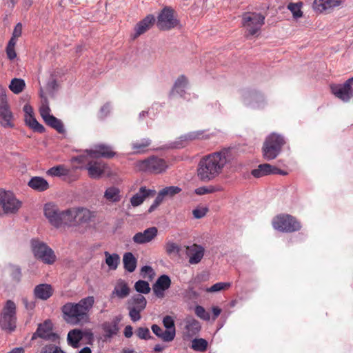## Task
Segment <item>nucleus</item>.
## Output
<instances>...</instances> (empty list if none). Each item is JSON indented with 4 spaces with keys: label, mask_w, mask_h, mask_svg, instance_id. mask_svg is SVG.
<instances>
[{
    "label": "nucleus",
    "mask_w": 353,
    "mask_h": 353,
    "mask_svg": "<svg viewBox=\"0 0 353 353\" xmlns=\"http://www.w3.org/2000/svg\"><path fill=\"white\" fill-rule=\"evenodd\" d=\"M230 287V283L219 282V283L214 284L210 288H208L206 290V291L208 292H215L221 291L225 288H228Z\"/></svg>",
    "instance_id": "09e8293b"
},
{
    "label": "nucleus",
    "mask_w": 353,
    "mask_h": 353,
    "mask_svg": "<svg viewBox=\"0 0 353 353\" xmlns=\"http://www.w3.org/2000/svg\"><path fill=\"white\" fill-rule=\"evenodd\" d=\"M52 322L48 319L46 320L43 323H40L36 331H52Z\"/></svg>",
    "instance_id": "4d7b16f0"
},
{
    "label": "nucleus",
    "mask_w": 353,
    "mask_h": 353,
    "mask_svg": "<svg viewBox=\"0 0 353 353\" xmlns=\"http://www.w3.org/2000/svg\"><path fill=\"white\" fill-rule=\"evenodd\" d=\"M137 336L141 339L148 340L152 339L150 332H137Z\"/></svg>",
    "instance_id": "69168bd1"
},
{
    "label": "nucleus",
    "mask_w": 353,
    "mask_h": 353,
    "mask_svg": "<svg viewBox=\"0 0 353 353\" xmlns=\"http://www.w3.org/2000/svg\"><path fill=\"white\" fill-rule=\"evenodd\" d=\"M154 194L155 190L147 189L146 187H141L139 192L130 199V203L133 207L139 206L147 197Z\"/></svg>",
    "instance_id": "4be33fe9"
},
{
    "label": "nucleus",
    "mask_w": 353,
    "mask_h": 353,
    "mask_svg": "<svg viewBox=\"0 0 353 353\" xmlns=\"http://www.w3.org/2000/svg\"><path fill=\"white\" fill-rule=\"evenodd\" d=\"M94 299L88 296L78 303H67L61 308L64 320L72 325H83L90 321V311L93 307Z\"/></svg>",
    "instance_id": "f03ea898"
},
{
    "label": "nucleus",
    "mask_w": 353,
    "mask_h": 353,
    "mask_svg": "<svg viewBox=\"0 0 353 353\" xmlns=\"http://www.w3.org/2000/svg\"><path fill=\"white\" fill-rule=\"evenodd\" d=\"M124 269L128 272H133L137 268V259L132 252H125L123 256Z\"/></svg>",
    "instance_id": "7c9ffc66"
},
{
    "label": "nucleus",
    "mask_w": 353,
    "mask_h": 353,
    "mask_svg": "<svg viewBox=\"0 0 353 353\" xmlns=\"http://www.w3.org/2000/svg\"><path fill=\"white\" fill-rule=\"evenodd\" d=\"M163 323L166 329L175 331L174 321L172 316H165L163 319Z\"/></svg>",
    "instance_id": "6e6d98bb"
},
{
    "label": "nucleus",
    "mask_w": 353,
    "mask_h": 353,
    "mask_svg": "<svg viewBox=\"0 0 353 353\" xmlns=\"http://www.w3.org/2000/svg\"><path fill=\"white\" fill-rule=\"evenodd\" d=\"M0 123L4 128H13V114L10 108L0 110Z\"/></svg>",
    "instance_id": "2f4dec72"
},
{
    "label": "nucleus",
    "mask_w": 353,
    "mask_h": 353,
    "mask_svg": "<svg viewBox=\"0 0 353 353\" xmlns=\"http://www.w3.org/2000/svg\"><path fill=\"white\" fill-rule=\"evenodd\" d=\"M25 87L26 83L24 80L18 78H14L12 79L9 85L10 90L17 94L21 93L24 90Z\"/></svg>",
    "instance_id": "4c0bfd02"
},
{
    "label": "nucleus",
    "mask_w": 353,
    "mask_h": 353,
    "mask_svg": "<svg viewBox=\"0 0 353 353\" xmlns=\"http://www.w3.org/2000/svg\"><path fill=\"white\" fill-rule=\"evenodd\" d=\"M39 95L42 99V105L40 107L39 112L44 121H46L48 119H49L52 115L50 114V109L49 108L48 101L47 97L45 96L43 90L41 88L39 90Z\"/></svg>",
    "instance_id": "473e14b6"
},
{
    "label": "nucleus",
    "mask_w": 353,
    "mask_h": 353,
    "mask_svg": "<svg viewBox=\"0 0 353 353\" xmlns=\"http://www.w3.org/2000/svg\"><path fill=\"white\" fill-rule=\"evenodd\" d=\"M53 288L47 283L39 284L35 286L34 294L36 298L41 300H47L53 294Z\"/></svg>",
    "instance_id": "b1692460"
},
{
    "label": "nucleus",
    "mask_w": 353,
    "mask_h": 353,
    "mask_svg": "<svg viewBox=\"0 0 353 353\" xmlns=\"http://www.w3.org/2000/svg\"><path fill=\"white\" fill-rule=\"evenodd\" d=\"M272 225L274 230L282 232L292 233L301 229V223L289 214H279L275 216Z\"/></svg>",
    "instance_id": "20e7f679"
},
{
    "label": "nucleus",
    "mask_w": 353,
    "mask_h": 353,
    "mask_svg": "<svg viewBox=\"0 0 353 353\" xmlns=\"http://www.w3.org/2000/svg\"><path fill=\"white\" fill-rule=\"evenodd\" d=\"M105 263L111 270H115L119 264L120 257L118 254H110L108 251L104 252Z\"/></svg>",
    "instance_id": "c9c22d12"
},
{
    "label": "nucleus",
    "mask_w": 353,
    "mask_h": 353,
    "mask_svg": "<svg viewBox=\"0 0 353 353\" xmlns=\"http://www.w3.org/2000/svg\"><path fill=\"white\" fill-rule=\"evenodd\" d=\"M0 205L5 213L13 214L19 210L21 203L12 192L0 190Z\"/></svg>",
    "instance_id": "f8f14e48"
},
{
    "label": "nucleus",
    "mask_w": 353,
    "mask_h": 353,
    "mask_svg": "<svg viewBox=\"0 0 353 353\" xmlns=\"http://www.w3.org/2000/svg\"><path fill=\"white\" fill-rule=\"evenodd\" d=\"M22 29H23L22 23L20 22L17 23L13 30L12 36H13L14 37H16L17 39L19 38L22 34Z\"/></svg>",
    "instance_id": "680f3d73"
},
{
    "label": "nucleus",
    "mask_w": 353,
    "mask_h": 353,
    "mask_svg": "<svg viewBox=\"0 0 353 353\" xmlns=\"http://www.w3.org/2000/svg\"><path fill=\"white\" fill-rule=\"evenodd\" d=\"M353 77L347 79L343 84H333L330 86L332 93L344 102H347L353 97V88L351 84Z\"/></svg>",
    "instance_id": "ddd939ff"
},
{
    "label": "nucleus",
    "mask_w": 353,
    "mask_h": 353,
    "mask_svg": "<svg viewBox=\"0 0 353 353\" xmlns=\"http://www.w3.org/2000/svg\"><path fill=\"white\" fill-rule=\"evenodd\" d=\"M344 0H314L312 4L314 10L317 13L339 6Z\"/></svg>",
    "instance_id": "a211bd4d"
},
{
    "label": "nucleus",
    "mask_w": 353,
    "mask_h": 353,
    "mask_svg": "<svg viewBox=\"0 0 353 353\" xmlns=\"http://www.w3.org/2000/svg\"><path fill=\"white\" fill-rule=\"evenodd\" d=\"M147 301L145 298L140 294H134L130 299L128 300L127 308L137 309L139 310H143L146 307Z\"/></svg>",
    "instance_id": "a878e982"
},
{
    "label": "nucleus",
    "mask_w": 353,
    "mask_h": 353,
    "mask_svg": "<svg viewBox=\"0 0 353 353\" xmlns=\"http://www.w3.org/2000/svg\"><path fill=\"white\" fill-rule=\"evenodd\" d=\"M179 24V21L174 16V11L170 7H165L157 17V26L160 30H168Z\"/></svg>",
    "instance_id": "9b49d317"
},
{
    "label": "nucleus",
    "mask_w": 353,
    "mask_h": 353,
    "mask_svg": "<svg viewBox=\"0 0 353 353\" xmlns=\"http://www.w3.org/2000/svg\"><path fill=\"white\" fill-rule=\"evenodd\" d=\"M46 173L52 176H63L68 175L70 170L65 165H59L50 168Z\"/></svg>",
    "instance_id": "e433bc0d"
},
{
    "label": "nucleus",
    "mask_w": 353,
    "mask_h": 353,
    "mask_svg": "<svg viewBox=\"0 0 353 353\" xmlns=\"http://www.w3.org/2000/svg\"><path fill=\"white\" fill-rule=\"evenodd\" d=\"M181 191V189L178 186H168L161 190L165 198H172Z\"/></svg>",
    "instance_id": "49530a36"
},
{
    "label": "nucleus",
    "mask_w": 353,
    "mask_h": 353,
    "mask_svg": "<svg viewBox=\"0 0 353 353\" xmlns=\"http://www.w3.org/2000/svg\"><path fill=\"white\" fill-rule=\"evenodd\" d=\"M38 338L46 341L52 343V344H60V336L57 332H34L31 337V341Z\"/></svg>",
    "instance_id": "c85d7f7f"
},
{
    "label": "nucleus",
    "mask_w": 353,
    "mask_h": 353,
    "mask_svg": "<svg viewBox=\"0 0 353 353\" xmlns=\"http://www.w3.org/2000/svg\"><path fill=\"white\" fill-rule=\"evenodd\" d=\"M228 154L227 150H222L203 157L199 163V178L203 181H210L221 174L228 162Z\"/></svg>",
    "instance_id": "f257e3e1"
},
{
    "label": "nucleus",
    "mask_w": 353,
    "mask_h": 353,
    "mask_svg": "<svg viewBox=\"0 0 353 353\" xmlns=\"http://www.w3.org/2000/svg\"><path fill=\"white\" fill-rule=\"evenodd\" d=\"M0 326L2 330L14 331L16 328V305L9 300L3 307L0 318Z\"/></svg>",
    "instance_id": "1a4fd4ad"
},
{
    "label": "nucleus",
    "mask_w": 353,
    "mask_h": 353,
    "mask_svg": "<svg viewBox=\"0 0 353 353\" xmlns=\"http://www.w3.org/2000/svg\"><path fill=\"white\" fill-rule=\"evenodd\" d=\"M90 154L95 159H99L100 157L111 158L114 155V152L112 151L111 148L104 145H97L94 150H91Z\"/></svg>",
    "instance_id": "c756f323"
},
{
    "label": "nucleus",
    "mask_w": 353,
    "mask_h": 353,
    "mask_svg": "<svg viewBox=\"0 0 353 353\" xmlns=\"http://www.w3.org/2000/svg\"><path fill=\"white\" fill-rule=\"evenodd\" d=\"M45 122L47 125L55 129L58 132L63 133L64 132L63 123L53 115Z\"/></svg>",
    "instance_id": "79ce46f5"
},
{
    "label": "nucleus",
    "mask_w": 353,
    "mask_h": 353,
    "mask_svg": "<svg viewBox=\"0 0 353 353\" xmlns=\"http://www.w3.org/2000/svg\"><path fill=\"white\" fill-rule=\"evenodd\" d=\"M208 346V342L202 338L194 339L192 341L191 348L196 352H205Z\"/></svg>",
    "instance_id": "ea45409f"
},
{
    "label": "nucleus",
    "mask_w": 353,
    "mask_h": 353,
    "mask_svg": "<svg viewBox=\"0 0 353 353\" xmlns=\"http://www.w3.org/2000/svg\"><path fill=\"white\" fill-rule=\"evenodd\" d=\"M134 289L137 292L142 294H148L150 292L148 282L143 280H139L135 283Z\"/></svg>",
    "instance_id": "a18cd8bd"
},
{
    "label": "nucleus",
    "mask_w": 353,
    "mask_h": 353,
    "mask_svg": "<svg viewBox=\"0 0 353 353\" xmlns=\"http://www.w3.org/2000/svg\"><path fill=\"white\" fill-rule=\"evenodd\" d=\"M31 246L34 256L37 259L48 265L53 264L55 262L57 256L54 251L46 243L38 239H32Z\"/></svg>",
    "instance_id": "6e6552de"
},
{
    "label": "nucleus",
    "mask_w": 353,
    "mask_h": 353,
    "mask_svg": "<svg viewBox=\"0 0 353 353\" xmlns=\"http://www.w3.org/2000/svg\"><path fill=\"white\" fill-rule=\"evenodd\" d=\"M121 190L115 186H110L105 189L103 194L104 199L108 203H117L121 199Z\"/></svg>",
    "instance_id": "bb28decb"
},
{
    "label": "nucleus",
    "mask_w": 353,
    "mask_h": 353,
    "mask_svg": "<svg viewBox=\"0 0 353 353\" xmlns=\"http://www.w3.org/2000/svg\"><path fill=\"white\" fill-rule=\"evenodd\" d=\"M302 5L301 2L290 3L288 5V8L291 11L294 18L298 19L303 16V12L301 11Z\"/></svg>",
    "instance_id": "c03bdc74"
},
{
    "label": "nucleus",
    "mask_w": 353,
    "mask_h": 353,
    "mask_svg": "<svg viewBox=\"0 0 353 353\" xmlns=\"http://www.w3.org/2000/svg\"><path fill=\"white\" fill-rule=\"evenodd\" d=\"M185 328L187 331H199L200 323L192 317H187L185 319Z\"/></svg>",
    "instance_id": "37998d69"
},
{
    "label": "nucleus",
    "mask_w": 353,
    "mask_h": 353,
    "mask_svg": "<svg viewBox=\"0 0 353 353\" xmlns=\"http://www.w3.org/2000/svg\"><path fill=\"white\" fill-rule=\"evenodd\" d=\"M25 122L30 128L36 132H43L44 131V127L37 121L33 115H27L25 117Z\"/></svg>",
    "instance_id": "a19ab883"
},
{
    "label": "nucleus",
    "mask_w": 353,
    "mask_h": 353,
    "mask_svg": "<svg viewBox=\"0 0 353 353\" xmlns=\"http://www.w3.org/2000/svg\"><path fill=\"white\" fill-rule=\"evenodd\" d=\"M274 166L268 163L260 164L257 168L252 171V174L256 178H260L265 175L272 174Z\"/></svg>",
    "instance_id": "72a5a7b5"
},
{
    "label": "nucleus",
    "mask_w": 353,
    "mask_h": 353,
    "mask_svg": "<svg viewBox=\"0 0 353 353\" xmlns=\"http://www.w3.org/2000/svg\"><path fill=\"white\" fill-rule=\"evenodd\" d=\"M165 251L168 254H178L180 251L179 246L172 241H168L165 245Z\"/></svg>",
    "instance_id": "3c124183"
},
{
    "label": "nucleus",
    "mask_w": 353,
    "mask_h": 353,
    "mask_svg": "<svg viewBox=\"0 0 353 353\" xmlns=\"http://www.w3.org/2000/svg\"><path fill=\"white\" fill-rule=\"evenodd\" d=\"M154 21V17L152 14L146 16L143 20L139 21L134 28L133 39L137 38L148 31L153 26Z\"/></svg>",
    "instance_id": "6ab92c4d"
},
{
    "label": "nucleus",
    "mask_w": 353,
    "mask_h": 353,
    "mask_svg": "<svg viewBox=\"0 0 353 353\" xmlns=\"http://www.w3.org/2000/svg\"><path fill=\"white\" fill-rule=\"evenodd\" d=\"M223 190V188L221 185H208L202 186L195 190V193L198 195H203L206 194H212Z\"/></svg>",
    "instance_id": "58836bf2"
},
{
    "label": "nucleus",
    "mask_w": 353,
    "mask_h": 353,
    "mask_svg": "<svg viewBox=\"0 0 353 353\" xmlns=\"http://www.w3.org/2000/svg\"><path fill=\"white\" fill-rule=\"evenodd\" d=\"M6 52L10 60H13L17 57L15 47L6 46Z\"/></svg>",
    "instance_id": "052dcab7"
},
{
    "label": "nucleus",
    "mask_w": 353,
    "mask_h": 353,
    "mask_svg": "<svg viewBox=\"0 0 353 353\" xmlns=\"http://www.w3.org/2000/svg\"><path fill=\"white\" fill-rule=\"evenodd\" d=\"M91 150H86L85 154H81L77 157H74L72 159V161L73 162H77L78 163H86L88 165V161H91L93 159H95L93 157V156L90 155Z\"/></svg>",
    "instance_id": "de8ad7c7"
},
{
    "label": "nucleus",
    "mask_w": 353,
    "mask_h": 353,
    "mask_svg": "<svg viewBox=\"0 0 353 353\" xmlns=\"http://www.w3.org/2000/svg\"><path fill=\"white\" fill-rule=\"evenodd\" d=\"M158 235L157 228L153 226L145 229L143 232L136 233L132 241L136 244H146L154 240Z\"/></svg>",
    "instance_id": "2eb2a0df"
},
{
    "label": "nucleus",
    "mask_w": 353,
    "mask_h": 353,
    "mask_svg": "<svg viewBox=\"0 0 353 353\" xmlns=\"http://www.w3.org/2000/svg\"><path fill=\"white\" fill-rule=\"evenodd\" d=\"M185 254L190 264H198L203 257L204 248L201 245L193 244L186 247Z\"/></svg>",
    "instance_id": "f3484780"
},
{
    "label": "nucleus",
    "mask_w": 353,
    "mask_h": 353,
    "mask_svg": "<svg viewBox=\"0 0 353 353\" xmlns=\"http://www.w3.org/2000/svg\"><path fill=\"white\" fill-rule=\"evenodd\" d=\"M108 168L107 164L99 159H92L85 166L88 176L94 179L101 178L106 173Z\"/></svg>",
    "instance_id": "4468645a"
},
{
    "label": "nucleus",
    "mask_w": 353,
    "mask_h": 353,
    "mask_svg": "<svg viewBox=\"0 0 353 353\" xmlns=\"http://www.w3.org/2000/svg\"><path fill=\"white\" fill-rule=\"evenodd\" d=\"M9 268L12 279L17 281H19L21 275L20 268L18 266L12 265H10Z\"/></svg>",
    "instance_id": "5fc2aeb1"
},
{
    "label": "nucleus",
    "mask_w": 353,
    "mask_h": 353,
    "mask_svg": "<svg viewBox=\"0 0 353 353\" xmlns=\"http://www.w3.org/2000/svg\"><path fill=\"white\" fill-rule=\"evenodd\" d=\"M65 217L67 219V225H78L90 222L95 214L90 210L79 207L65 210Z\"/></svg>",
    "instance_id": "423d86ee"
},
{
    "label": "nucleus",
    "mask_w": 353,
    "mask_h": 353,
    "mask_svg": "<svg viewBox=\"0 0 353 353\" xmlns=\"http://www.w3.org/2000/svg\"><path fill=\"white\" fill-rule=\"evenodd\" d=\"M212 312L213 314L212 319L214 320L219 316L221 312V310L219 307H213L212 308Z\"/></svg>",
    "instance_id": "338daca9"
},
{
    "label": "nucleus",
    "mask_w": 353,
    "mask_h": 353,
    "mask_svg": "<svg viewBox=\"0 0 353 353\" xmlns=\"http://www.w3.org/2000/svg\"><path fill=\"white\" fill-rule=\"evenodd\" d=\"M84 337L90 341L92 340V332H68L67 341L70 345L76 348L81 345V341Z\"/></svg>",
    "instance_id": "aec40b11"
},
{
    "label": "nucleus",
    "mask_w": 353,
    "mask_h": 353,
    "mask_svg": "<svg viewBox=\"0 0 353 353\" xmlns=\"http://www.w3.org/2000/svg\"><path fill=\"white\" fill-rule=\"evenodd\" d=\"M57 87V84L55 80H52L50 82H49L47 85V89L49 90L50 94H52V91L55 90Z\"/></svg>",
    "instance_id": "e2e57ef3"
},
{
    "label": "nucleus",
    "mask_w": 353,
    "mask_h": 353,
    "mask_svg": "<svg viewBox=\"0 0 353 353\" xmlns=\"http://www.w3.org/2000/svg\"><path fill=\"white\" fill-rule=\"evenodd\" d=\"M23 111L25 112V117L27 115H33L32 108L30 105H28V104H26V105H24Z\"/></svg>",
    "instance_id": "0e129e2a"
},
{
    "label": "nucleus",
    "mask_w": 353,
    "mask_h": 353,
    "mask_svg": "<svg viewBox=\"0 0 353 353\" xmlns=\"http://www.w3.org/2000/svg\"><path fill=\"white\" fill-rule=\"evenodd\" d=\"M195 314L197 316L201 318V319L208 321L210 319V315L209 312H208L205 308L201 305H197L194 309Z\"/></svg>",
    "instance_id": "8fccbe9b"
},
{
    "label": "nucleus",
    "mask_w": 353,
    "mask_h": 353,
    "mask_svg": "<svg viewBox=\"0 0 353 353\" xmlns=\"http://www.w3.org/2000/svg\"><path fill=\"white\" fill-rule=\"evenodd\" d=\"M141 274L143 278L148 277L151 279L154 275V272L150 266L145 265L141 268Z\"/></svg>",
    "instance_id": "864d4df0"
},
{
    "label": "nucleus",
    "mask_w": 353,
    "mask_h": 353,
    "mask_svg": "<svg viewBox=\"0 0 353 353\" xmlns=\"http://www.w3.org/2000/svg\"><path fill=\"white\" fill-rule=\"evenodd\" d=\"M152 141L150 139L143 138L133 141L131 143L132 150L134 154H142L148 151V148Z\"/></svg>",
    "instance_id": "cd10ccee"
},
{
    "label": "nucleus",
    "mask_w": 353,
    "mask_h": 353,
    "mask_svg": "<svg viewBox=\"0 0 353 353\" xmlns=\"http://www.w3.org/2000/svg\"><path fill=\"white\" fill-rule=\"evenodd\" d=\"M130 289L128 283L125 281L120 279L117 281L111 296L117 297L119 299H124L130 294Z\"/></svg>",
    "instance_id": "5701e85b"
},
{
    "label": "nucleus",
    "mask_w": 353,
    "mask_h": 353,
    "mask_svg": "<svg viewBox=\"0 0 353 353\" xmlns=\"http://www.w3.org/2000/svg\"><path fill=\"white\" fill-rule=\"evenodd\" d=\"M128 310H129V315L133 321H137L141 319L140 313L142 310L134 309V307L128 308Z\"/></svg>",
    "instance_id": "bf43d9fd"
},
{
    "label": "nucleus",
    "mask_w": 353,
    "mask_h": 353,
    "mask_svg": "<svg viewBox=\"0 0 353 353\" xmlns=\"http://www.w3.org/2000/svg\"><path fill=\"white\" fill-rule=\"evenodd\" d=\"M165 198V197L163 194H162V192L160 190L154 201L156 203V204L159 205Z\"/></svg>",
    "instance_id": "774afa93"
},
{
    "label": "nucleus",
    "mask_w": 353,
    "mask_h": 353,
    "mask_svg": "<svg viewBox=\"0 0 353 353\" xmlns=\"http://www.w3.org/2000/svg\"><path fill=\"white\" fill-rule=\"evenodd\" d=\"M208 209L207 208H197L192 211L194 217L201 219L205 216Z\"/></svg>",
    "instance_id": "13d9d810"
},
{
    "label": "nucleus",
    "mask_w": 353,
    "mask_h": 353,
    "mask_svg": "<svg viewBox=\"0 0 353 353\" xmlns=\"http://www.w3.org/2000/svg\"><path fill=\"white\" fill-rule=\"evenodd\" d=\"M208 139H210V135L206 134L204 130L190 132L180 137L179 141L181 142V143L177 147H184L186 144H188V143L194 140Z\"/></svg>",
    "instance_id": "412c9836"
},
{
    "label": "nucleus",
    "mask_w": 353,
    "mask_h": 353,
    "mask_svg": "<svg viewBox=\"0 0 353 353\" xmlns=\"http://www.w3.org/2000/svg\"><path fill=\"white\" fill-rule=\"evenodd\" d=\"M188 80L185 76H179L175 81V83L172 90V93L176 92L181 96H183V93L185 92V88L188 85Z\"/></svg>",
    "instance_id": "f704fd0d"
},
{
    "label": "nucleus",
    "mask_w": 353,
    "mask_h": 353,
    "mask_svg": "<svg viewBox=\"0 0 353 353\" xmlns=\"http://www.w3.org/2000/svg\"><path fill=\"white\" fill-rule=\"evenodd\" d=\"M136 168L141 172L161 174L168 169V165L163 159L153 155L144 160L137 161Z\"/></svg>",
    "instance_id": "0eeeda50"
},
{
    "label": "nucleus",
    "mask_w": 353,
    "mask_h": 353,
    "mask_svg": "<svg viewBox=\"0 0 353 353\" xmlns=\"http://www.w3.org/2000/svg\"><path fill=\"white\" fill-rule=\"evenodd\" d=\"M284 144L285 140L281 135L276 133L270 134L263 143V157L268 161L274 159L281 152Z\"/></svg>",
    "instance_id": "39448f33"
},
{
    "label": "nucleus",
    "mask_w": 353,
    "mask_h": 353,
    "mask_svg": "<svg viewBox=\"0 0 353 353\" xmlns=\"http://www.w3.org/2000/svg\"><path fill=\"white\" fill-rule=\"evenodd\" d=\"M43 210L46 217L52 225L58 228L62 225H67L65 210L61 212L57 205L52 203H46Z\"/></svg>",
    "instance_id": "9d476101"
},
{
    "label": "nucleus",
    "mask_w": 353,
    "mask_h": 353,
    "mask_svg": "<svg viewBox=\"0 0 353 353\" xmlns=\"http://www.w3.org/2000/svg\"><path fill=\"white\" fill-rule=\"evenodd\" d=\"M265 16L256 12H245L241 15V26L245 30V36L250 37L259 34L265 23Z\"/></svg>",
    "instance_id": "7ed1b4c3"
},
{
    "label": "nucleus",
    "mask_w": 353,
    "mask_h": 353,
    "mask_svg": "<svg viewBox=\"0 0 353 353\" xmlns=\"http://www.w3.org/2000/svg\"><path fill=\"white\" fill-rule=\"evenodd\" d=\"M28 185L31 189L37 192H44L50 187L48 182L41 176L32 177Z\"/></svg>",
    "instance_id": "393cba45"
},
{
    "label": "nucleus",
    "mask_w": 353,
    "mask_h": 353,
    "mask_svg": "<svg viewBox=\"0 0 353 353\" xmlns=\"http://www.w3.org/2000/svg\"><path fill=\"white\" fill-rule=\"evenodd\" d=\"M171 280L168 275L160 276L152 285V290L155 296L159 299L165 296V292L170 288Z\"/></svg>",
    "instance_id": "dca6fc26"
},
{
    "label": "nucleus",
    "mask_w": 353,
    "mask_h": 353,
    "mask_svg": "<svg viewBox=\"0 0 353 353\" xmlns=\"http://www.w3.org/2000/svg\"><path fill=\"white\" fill-rule=\"evenodd\" d=\"M157 337L165 342L172 341L174 337L176 332H154Z\"/></svg>",
    "instance_id": "603ef678"
}]
</instances>
